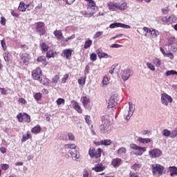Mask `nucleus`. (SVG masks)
<instances>
[{
	"label": "nucleus",
	"instance_id": "obj_1",
	"mask_svg": "<svg viewBox=\"0 0 177 177\" xmlns=\"http://www.w3.org/2000/svg\"><path fill=\"white\" fill-rule=\"evenodd\" d=\"M106 6L111 12H117V10H120V12H124L128 9V3L124 0H122L118 2L109 1Z\"/></svg>",
	"mask_w": 177,
	"mask_h": 177
},
{
	"label": "nucleus",
	"instance_id": "obj_2",
	"mask_svg": "<svg viewBox=\"0 0 177 177\" xmlns=\"http://www.w3.org/2000/svg\"><path fill=\"white\" fill-rule=\"evenodd\" d=\"M77 146L75 144H66L62 149V151H68L71 154L72 160L73 161H78L80 160V152L75 149Z\"/></svg>",
	"mask_w": 177,
	"mask_h": 177
},
{
	"label": "nucleus",
	"instance_id": "obj_3",
	"mask_svg": "<svg viewBox=\"0 0 177 177\" xmlns=\"http://www.w3.org/2000/svg\"><path fill=\"white\" fill-rule=\"evenodd\" d=\"M42 74V71L41 70V68L37 67L32 72V77L33 80H36L37 81H39L40 84H42L43 85H48L49 84V80L45 79L46 82H44L42 80H41V75Z\"/></svg>",
	"mask_w": 177,
	"mask_h": 177
},
{
	"label": "nucleus",
	"instance_id": "obj_4",
	"mask_svg": "<svg viewBox=\"0 0 177 177\" xmlns=\"http://www.w3.org/2000/svg\"><path fill=\"white\" fill-rule=\"evenodd\" d=\"M133 113H135V104L132 102H129V109L124 112V120L129 121V120H131V117L133 115Z\"/></svg>",
	"mask_w": 177,
	"mask_h": 177
},
{
	"label": "nucleus",
	"instance_id": "obj_5",
	"mask_svg": "<svg viewBox=\"0 0 177 177\" xmlns=\"http://www.w3.org/2000/svg\"><path fill=\"white\" fill-rule=\"evenodd\" d=\"M160 101L163 106H168L169 103H172V102H174V98L167 93H163L160 94Z\"/></svg>",
	"mask_w": 177,
	"mask_h": 177
},
{
	"label": "nucleus",
	"instance_id": "obj_6",
	"mask_svg": "<svg viewBox=\"0 0 177 177\" xmlns=\"http://www.w3.org/2000/svg\"><path fill=\"white\" fill-rule=\"evenodd\" d=\"M130 149L136 151V152L134 153L135 156H142L143 153L147 150V147L138 146L136 144H131Z\"/></svg>",
	"mask_w": 177,
	"mask_h": 177
},
{
	"label": "nucleus",
	"instance_id": "obj_7",
	"mask_svg": "<svg viewBox=\"0 0 177 177\" xmlns=\"http://www.w3.org/2000/svg\"><path fill=\"white\" fill-rule=\"evenodd\" d=\"M97 9V7L96 6V3L95 1L91 0L88 3H87V10L88 12H91L88 14V12H86L84 15L85 16H93L95 15V10Z\"/></svg>",
	"mask_w": 177,
	"mask_h": 177
},
{
	"label": "nucleus",
	"instance_id": "obj_8",
	"mask_svg": "<svg viewBox=\"0 0 177 177\" xmlns=\"http://www.w3.org/2000/svg\"><path fill=\"white\" fill-rule=\"evenodd\" d=\"M102 151L103 149L98 148L97 150L91 147L88 150V154L91 158H100L102 157Z\"/></svg>",
	"mask_w": 177,
	"mask_h": 177
},
{
	"label": "nucleus",
	"instance_id": "obj_9",
	"mask_svg": "<svg viewBox=\"0 0 177 177\" xmlns=\"http://www.w3.org/2000/svg\"><path fill=\"white\" fill-rule=\"evenodd\" d=\"M157 172L159 175H162L164 174V166L160 164L152 165V174L156 175Z\"/></svg>",
	"mask_w": 177,
	"mask_h": 177
},
{
	"label": "nucleus",
	"instance_id": "obj_10",
	"mask_svg": "<svg viewBox=\"0 0 177 177\" xmlns=\"http://www.w3.org/2000/svg\"><path fill=\"white\" fill-rule=\"evenodd\" d=\"M36 30L40 35H45L46 31L45 30V24L44 22H37L35 24Z\"/></svg>",
	"mask_w": 177,
	"mask_h": 177
},
{
	"label": "nucleus",
	"instance_id": "obj_11",
	"mask_svg": "<svg viewBox=\"0 0 177 177\" xmlns=\"http://www.w3.org/2000/svg\"><path fill=\"white\" fill-rule=\"evenodd\" d=\"M149 154L151 156V158H158L162 156V151L158 148H155L149 151Z\"/></svg>",
	"mask_w": 177,
	"mask_h": 177
},
{
	"label": "nucleus",
	"instance_id": "obj_12",
	"mask_svg": "<svg viewBox=\"0 0 177 177\" xmlns=\"http://www.w3.org/2000/svg\"><path fill=\"white\" fill-rule=\"evenodd\" d=\"M109 27L111 28H118V27H120V28H126V29H129L131 28V26L127 25L122 23H113L111 24Z\"/></svg>",
	"mask_w": 177,
	"mask_h": 177
},
{
	"label": "nucleus",
	"instance_id": "obj_13",
	"mask_svg": "<svg viewBox=\"0 0 177 177\" xmlns=\"http://www.w3.org/2000/svg\"><path fill=\"white\" fill-rule=\"evenodd\" d=\"M133 73L131 72V70L126 69L123 71L122 74V79L123 81H128L131 77H132Z\"/></svg>",
	"mask_w": 177,
	"mask_h": 177
},
{
	"label": "nucleus",
	"instance_id": "obj_14",
	"mask_svg": "<svg viewBox=\"0 0 177 177\" xmlns=\"http://www.w3.org/2000/svg\"><path fill=\"white\" fill-rule=\"evenodd\" d=\"M115 104H117V96L115 95L111 96L109 98V102L107 106V109H112L113 110H114V106H115Z\"/></svg>",
	"mask_w": 177,
	"mask_h": 177
},
{
	"label": "nucleus",
	"instance_id": "obj_15",
	"mask_svg": "<svg viewBox=\"0 0 177 177\" xmlns=\"http://www.w3.org/2000/svg\"><path fill=\"white\" fill-rule=\"evenodd\" d=\"M96 53L99 57V59H109L111 58V55L100 50H97Z\"/></svg>",
	"mask_w": 177,
	"mask_h": 177
},
{
	"label": "nucleus",
	"instance_id": "obj_16",
	"mask_svg": "<svg viewBox=\"0 0 177 177\" xmlns=\"http://www.w3.org/2000/svg\"><path fill=\"white\" fill-rule=\"evenodd\" d=\"M122 164V160L120 158H116L112 160L111 161V165L113 167V168H118L120 165Z\"/></svg>",
	"mask_w": 177,
	"mask_h": 177
},
{
	"label": "nucleus",
	"instance_id": "obj_17",
	"mask_svg": "<svg viewBox=\"0 0 177 177\" xmlns=\"http://www.w3.org/2000/svg\"><path fill=\"white\" fill-rule=\"evenodd\" d=\"M73 52L74 50L67 48L63 50L62 55L64 57H66V59H70V57L73 55Z\"/></svg>",
	"mask_w": 177,
	"mask_h": 177
},
{
	"label": "nucleus",
	"instance_id": "obj_18",
	"mask_svg": "<svg viewBox=\"0 0 177 177\" xmlns=\"http://www.w3.org/2000/svg\"><path fill=\"white\" fill-rule=\"evenodd\" d=\"M100 131L101 133H109V132H110V127L106 126V124H102L100 126Z\"/></svg>",
	"mask_w": 177,
	"mask_h": 177
},
{
	"label": "nucleus",
	"instance_id": "obj_19",
	"mask_svg": "<svg viewBox=\"0 0 177 177\" xmlns=\"http://www.w3.org/2000/svg\"><path fill=\"white\" fill-rule=\"evenodd\" d=\"M102 124L104 125H106L107 127H110V116L109 115H104L102 117Z\"/></svg>",
	"mask_w": 177,
	"mask_h": 177
},
{
	"label": "nucleus",
	"instance_id": "obj_20",
	"mask_svg": "<svg viewBox=\"0 0 177 177\" xmlns=\"http://www.w3.org/2000/svg\"><path fill=\"white\" fill-rule=\"evenodd\" d=\"M151 138H143L142 137H139L138 138V142L139 143H142V145H147V143L151 142Z\"/></svg>",
	"mask_w": 177,
	"mask_h": 177
},
{
	"label": "nucleus",
	"instance_id": "obj_21",
	"mask_svg": "<svg viewBox=\"0 0 177 177\" xmlns=\"http://www.w3.org/2000/svg\"><path fill=\"white\" fill-rule=\"evenodd\" d=\"M72 105L73 109H75V110H77V113H82V109H81V106H80V104H78V102L77 101H73Z\"/></svg>",
	"mask_w": 177,
	"mask_h": 177
},
{
	"label": "nucleus",
	"instance_id": "obj_22",
	"mask_svg": "<svg viewBox=\"0 0 177 177\" xmlns=\"http://www.w3.org/2000/svg\"><path fill=\"white\" fill-rule=\"evenodd\" d=\"M169 171L170 172V176L174 177L175 175H177V167L175 166L169 167Z\"/></svg>",
	"mask_w": 177,
	"mask_h": 177
},
{
	"label": "nucleus",
	"instance_id": "obj_23",
	"mask_svg": "<svg viewBox=\"0 0 177 177\" xmlns=\"http://www.w3.org/2000/svg\"><path fill=\"white\" fill-rule=\"evenodd\" d=\"M57 56V53L53 50H50L46 53V57L50 59V57H56Z\"/></svg>",
	"mask_w": 177,
	"mask_h": 177
},
{
	"label": "nucleus",
	"instance_id": "obj_24",
	"mask_svg": "<svg viewBox=\"0 0 177 177\" xmlns=\"http://www.w3.org/2000/svg\"><path fill=\"white\" fill-rule=\"evenodd\" d=\"M150 34H151V38H157V37H158V35H160V32H158V30L151 28Z\"/></svg>",
	"mask_w": 177,
	"mask_h": 177
},
{
	"label": "nucleus",
	"instance_id": "obj_25",
	"mask_svg": "<svg viewBox=\"0 0 177 177\" xmlns=\"http://www.w3.org/2000/svg\"><path fill=\"white\" fill-rule=\"evenodd\" d=\"M55 37H56L57 39H63L64 37L63 36V33L60 30H55L53 32Z\"/></svg>",
	"mask_w": 177,
	"mask_h": 177
},
{
	"label": "nucleus",
	"instance_id": "obj_26",
	"mask_svg": "<svg viewBox=\"0 0 177 177\" xmlns=\"http://www.w3.org/2000/svg\"><path fill=\"white\" fill-rule=\"evenodd\" d=\"M176 22V17L174 15H170L167 17V24H172Z\"/></svg>",
	"mask_w": 177,
	"mask_h": 177
},
{
	"label": "nucleus",
	"instance_id": "obj_27",
	"mask_svg": "<svg viewBox=\"0 0 177 177\" xmlns=\"http://www.w3.org/2000/svg\"><path fill=\"white\" fill-rule=\"evenodd\" d=\"M21 59L23 61V63H28V60H30V55L27 53H23L21 55Z\"/></svg>",
	"mask_w": 177,
	"mask_h": 177
},
{
	"label": "nucleus",
	"instance_id": "obj_28",
	"mask_svg": "<svg viewBox=\"0 0 177 177\" xmlns=\"http://www.w3.org/2000/svg\"><path fill=\"white\" fill-rule=\"evenodd\" d=\"M40 48L42 52H48V50H49V46H48L46 43H41L40 44Z\"/></svg>",
	"mask_w": 177,
	"mask_h": 177
},
{
	"label": "nucleus",
	"instance_id": "obj_29",
	"mask_svg": "<svg viewBox=\"0 0 177 177\" xmlns=\"http://www.w3.org/2000/svg\"><path fill=\"white\" fill-rule=\"evenodd\" d=\"M104 169L105 167L102 165L96 166L92 169V170L95 172H102V171H104Z\"/></svg>",
	"mask_w": 177,
	"mask_h": 177
},
{
	"label": "nucleus",
	"instance_id": "obj_30",
	"mask_svg": "<svg viewBox=\"0 0 177 177\" xmlns=\"http://www.w3.org/2000/svg\"><path fill=\"white\" fill-rule=\"evenodd\" d=\"M92 40L91 39H88L84 42V49H88V48H91V46H92Z\"/></svg>",
	"mask_w": 177,
	"mask_h": 177
},
{
	"label": "nucleus",
	"instance_id": "obj_31",
	"mask_svg": "<svg viewBox=\"0 0 177 177\" xmlns=\"http://www.w3.org/2000/svg\"><path fill=\"white\" fill-rule=\"evenodd\" d=\"M142 168V165L136 163L131 166V169L135 171H138Z\"/></svg>",
	"mask_w": 177,
	"mask_h": 177
},
{
	"label": "nucleus",
	"instance_id": "obj_32",
	"mask_svg": "<svg viewBox=\"0 0 177 177\" xmlns=\"http://www.w3.org/2000/svg\"><path fill=\"white\" fill-rule=\"evenodd\" d=\"M113 142L111 140H101V145L102 146H110Z\"/></svg>",
	"mask_w": 177,
	"mask_h": 177
},
{
	"label": "nucleus",
	"instance_id": "obj_33",
	"mask_svg": "<svg viewBox=\"0 0 177 177\" xmlns=\"http://www.w3.org/2000/svg\"><path fill=\"white\" fill-rule=\"evenodd\" d=\"M31 132L32 133H39L41 132V127L39 125L35 126L32 129Z\"/></svg>",
	"mask_w": 177,
	"mask_h": 177
},
{
	"label": "nucleus",
	"instance_id": "obj_34",
	"mask_svg": "<svg viewBox=\"0 0 177 177\" xmlns=\"http://www.w3.org/2000/svg\"><path fill=\"white\" fill-rule=\"evenodd\" d=\"M162 135H163V136H165V138H169V136H171V131L165 129L162 131Z\"/></svg>",
	"mask_w": 177,
	"mask_h": 177
},
{
	"label": "nucleus",
	"instance_id": "obj_35",
	"mask_svg": "<svg viewBox=\"0 0 177 177\" xmlns=\"http://www.w3.org/2000/svg\"><path fill=\"white\" fill-rule=\"evenodd\" d=\"M18 9L20 10V12H26V3H24L23 1H21L19 3Z\"/></svg>",
	"mask_w": 177,
	"mask_h": 177
},
{
	"label": "nucleus",
	"instance_id": "obj_36",
	"mask_svg": "<svg viewBox=\"0 0 177 177\" xmlns=\"http://www.w3.org/2000/svg\"><path fill=\"white\" fill-rule=\"evenodd\" d=\"M23 121H24V122H31V118L28 114L24 113Z\"/></svg>",
	"mask_w": 177,
	"mask_h": 177
},
{
	"label": "nucleus",
	"instance_id": "obj_37",
	"mask_svg": "<svg viewBox=\"0 0 177 177\" xmlns=\"http://www.w3.org/2000/svg\"><path fill=\"white\" fill-rule=\"evenodd\" d=\"M118 154H119V156H122V154H125L127 153V148L125 147H120L118 151H117Z\"/></svg>",
	"mask_w": 177,
	"mask_h": 177
},
{
	"label": "nucleus",
	"instance_id": "obj_38",
	"mask_svg": "<svg viewBox=\"0 0 177 177\" xmlns=\"http://www.w3.org/2000/svg\"><path fill=\"white\" fill-rule=\"evenodd\" d=\"M37 62L39 63H42V64H44V66H46V58H45V57H39L37 58Z\"/></svg>",
	"mask_w": 177,
	"mask_h": 177
},
{
	"label": "nucleus",
	"instance_id": "obj_39",
	"mask_svg": "<svg viewBox=\"0 0 177 177\" xmlns=\"http://www.w3.org/2000/svg\"><path fill=\"white\" fill-rule=\"evenodd\" d=\"M59 80H60V77L56 75L52 78L51 82L52 84H55V85H56V84L59 82Z\"/></svg>",
	"mask_w": 177,
	"mask_h": 177
},
{
	"label": "nucleus",
	"instance_id": "obj_40",
	"mask_svg": "<svg viewBox=\"0 0 177 177\" xmlns=\"http://www.w3.org/2000/svg\"><path fill=\"white\" fill-rule=\"evenodd\" d=\"M153 63L156 67H160V66H161V60L157 57L153 59Z\"/></svg>",
	"mask_w": 177,
	"mask_h": 177
},
{
	"label": "nucleus",
	"instance_id": "obj_41",
	"mask_svg": "<svg viewBox=\"0 0 177 177\" xmlns=\"http://www.w3.org/2000/svg\"><path fill=\"white\" fill-rule=\"evenodd\" d=\"M166 77H169V75H177V71H168L165 73Z\"/></svg>",
	"mask_w": 177,
	"mask_h": 177
},
{
	"label": "nucleus",
	"instance_id": "obj_42",
	"mask_svg": "<svg viewBox=\"0 0 177 177\" xmlns=\"http://www.w3.org/2000/svg\"><path fill=\"white\" fill-rule=\"evenodd\" d=\"M31 138V135L30 133L24 134L21 138L22 143L26 142V140H28Z\"/></svg>",
	"mask_w": 177,
	"mask_h": 177
},
{
	"label": "nucleus",
	"instance_id": "obj_43",
	"mask_svg": "<svg viewBox=\"0 0 177 177\" xmlns=\"http://www.w3.org/2000/svg\"><path fill=\"white\" fill-rule=\"evenodd\" d=\"M86 81V77H81L78 79L77 82L79 85H85V82Z\"/></svg>",
	"mask_w": 177,
	"mask_h": 177
},
{
	"label": "nucleus",
	"instance_id": "obj_44",
	"mask_svg": "<svg viewBox=\"0 0 177 177\" xmlns=\"http://www.w3.org/2000/svg\"><path fill=\"white\" fill-rule=\"evenodd\" d=\"M35 100L39 102L42 99V94L41 93H36L34 95Z\"/></svg>",
	"mask_w": 177,
	"mask_h": 177
},
{
	"label": "nucleus",
	"instance_id": "obj_45",
	"mask_svg": "<svg viewBox=\"0 0 177 177\" xmlns=\"http://www.w3.org/2000/svg\"><path fill=\"white\" fill-rule=\"evenodd\" d=\"M82 103H83V106L84 107H86V106H88V104L89 103V100L87 97H83V101H82Z\"/></svg>",
	"mask_w": 177,
	"mask_h": 177
},
{
	"label": "nucleus",
	"instance_id": "obj_46",
	"mask_svg": "<svg viewBox=\"0 0 177 177\" xmlns=\"http://www.w3.org/2000/svg\"><path fill=\"white\" fill-rule=\"evenodd\" d=\"M65 102L66 101L64 100V99L58 98L56 101V103H57V106H60V104H64Z\"/></svg>",
	"mask_w": 177,
	"mask_h": 177
},
{
	"label": "nucleus",
	"instance_id": "obj_47",
	"mask_svg": "<svg viewBox=\"0 0 177 177\" xmlns=\"http://www.w3.org/2000/svg\"><path fill=\"white\" fill-rule=\"evenodd\" d=\"M147 66L148 68H149V70H151V71H154L156 70V67L154 66V65H153V64L150 62H147Z\"/></svg>",
	"mask_w": 177,
	"mask_h": 177
},
{
	"label": "nucleus",
	"instance_id": "obj_48",
	"mask_svg": "<svg viewBox=\"0 0 177 177\" xmlns=\"http://www.w3.org/2000/svg\"><path fill=\"white\" fill-rule=\"evenodd\" d=\"M102 35H103V31H98L93 35V38L94 39H96L97 38H99V37H102Z\"/></svg>",
	"mask_w": 177,
	"mask_h": 177
},
{
	"label": "nucleus",
	"instance_id": "obj_49",
	"mask_svg": "<svg viewBox=\"0 0 177 177\" xmlns=\"http://www.w3.org/2000/svg\"><path fill=\"white\" fill-rule=\"evenodd\" d=\"M162 13L163 15H168L169 13V6H168L166 8H162Z\"/></svg>",
	"mask_w": 177,
	"mask_h": 177
},
{
	"label": "nucleus",
	"instance_id": "obj_50",
	"mask_svg": "<svg viewBox=\"0 0 177 177\" xmlns=\"http://www.w3.org/2000/svg\"><path fill=\"white\" fill-rule=\"evenodd\" d=\"M23 118H24V113H19L17 115V118L19 122H23Z\"/></svg>",
	"mask_w": 177,
	"mask_h": 177
},
{
	"label": "nucleus",
	"instance_id": "obj_51",
	"mask_svg": "<svg viewBox=\"0 0 177 177\" xmlns=\"http://www.w3.org/2000/svg\"><path fill=\"white\" fill-rule=\"evenodd\" d=\"M1 46L3 48V50H6L7 46H6V41H5V39L1 40Z\"/></svg>",
	"mask_w": 177,
	"mask_h": 177
},
{
	"label": "nucleus",
	"instance_id": "obj_52",
	"mask_svg": "<svg viewBox=\"0 0 177 177\" xmlns=\"http://www.w3.org/2000/svg\"><path fill=\"white\" fill-rule=\"evenodd\" d=\"M1 168L3 169V171H7V169H9V165L8 164H1Z\"/></svg>",
	"mask_w": 177,
	"mask_h": 177
},
{
	"label": "nucleus",
	"instance_id": "obj_53",
	"mask_svg": "<svg viewBox=\"0 0 177 177\" xmlns=\"http://www.w3.org/2000/svg\"><path fill=\"white\" fill-rule=\"evenodd\" d=\"M165 57H169V59H174V56L172 53H166L164 55Z\"/></svg>",
	"mask_w": 177,
	"mask_h": 177
},
{
	"label": "nucleus",
	"instance_id": "obj_54",
	"mask_svg": "<svg viewBox=\"0 0 177 177\" xmlns=\"http://www.w3.org/2000/svg\"><path fill=\"white\" fill-rule=\"evenodd\" d=\"M68 80V74H66L62 79V84H66V82Z\"/></svg>",
	"mask_w": 177,
	"mask_h": 177
},
{
	"label": "nucleus",
	"instance_id": "obj_55",
	"mask_svg": "<svg viewBox=\"0 0 177 177\" xmlns=\"http://www.w3.org/2000/svg\"><path fill=\"white\" fill-rule=\"evenodd\" d=\"M90 59L92 62H95V60L97 59V55L95 53H92L90 56Z\"/></svg>",
	"mask_w": 177,
	"mask_h": 177
},
{
	"label": "nucleus",
	"instance_id": "obj_56",
	"mask_svg": "<svg viewBox=\"0 0 177 177\" xmlns=\"http://www.w3.org/2000/svg\"><path fill=\"white\" fill-rule=\"evenodd\" d=\"M18 102L21 103V104H27V101L23 97L19 98Z\"/></svg>",
	"mask_w": 177,
	"mask_h": 177
},
{
	"label": "nucleus",
	"instance_id": "obj_57",
	"mask_svg": "<svg viewBox=\"0 0 177 177\" xmlns=\"http://www.w3.org/2000/svg\"><path fill=\"white\" fill-rule=\"evenodd\" d=\"M68 138L69 140H75V137L74 136V134H73V133H68Z\"/></svg>",
	"mask_w": 177,
	"mask_h": 177
},
{
	"label": "nucleus",
	"instance_id": "obj_58",
	"mask_svg": "<svg viewBox=\"0 0 177 177\" xmlns=\"http://www.w3.org/2000/svg\"><path fill=\"white\" fill-rule=\"evenodd\" d=\"M110 48H122V45L121 44H113L109 46Z\"/></svg>",
	"mask_w": 177,
	"mask_h": 177
},
{
	"label": "nucleus",
	"instance_id": "obj_59",
	"mask_svg": "<svg viewBox=\"0 0 177 177\" xmlns=\"http://www.w3.org/2000/svg\"><path fill=\"white\" fill-rule=\"evenodd\" d=\"M74 38H75V35H72L71 36L68 37L64 41V42H68V41H71V39H74Z\"/></svg>",
	"mask_w": 177,
	"mask_h": 177
},
{
	"label": "nucleus",
	"instance_id": "obj_60",
	"mask_svg": "<svg viewBox=\"0 0 177 177\" xmlns=\"http://www.w3.org/2000/svg\"><path fill=\"white\" fill-rule=\"evenodd\" d=\"M9 53L8 52H6L4 54H3V57H4V60L5 62H9Z\"/></svg>",
	"mask_w": 177,
	"mask_h": 177
},
{
	"label": "nucleus",
	"instance_id": "obj_61",
	"mask_svg": "<svg viewBox=\"0 0 177 177\" xmlns=\"http://www.w3.org/2000/svg\"><path fill=\"white\" fill-rule=\"evenodd\" d=\"M102 84L103 85H107L109 84V77H104L102 80Z\"/></svg>",
	"mask_w": 177,
	"mask_h": 177
},
{
	"label": "nucleus",
	"instance_id": "obj_62",
	"mask_svg": "<svg viewBox=\"0 0 177 177\" xmlns=\"http://www.w3.org/2000/svg\"><path fill=\"white\" fill-rule=\"evenodd\" d=\"M64 2H66V5H73L74 2H75V0H63Z\"/></svg>",
	"mask_w": 177,
	"mask_h": 177
},
{
	"label": "nucleus",
	"instance_id": "obj_63",
	"mask_svg": "<svg viewBox=\"0 0 177 177\" xmlns=\"http://www.w3.org/2000/svg\"><path fill=\"white\" fill-rule=\"evenodd\" d=\"M85 121L88 125H90L91 124V116L90 115H86L85 116Z\"/></svg>",
	"mask_w": 177,
	"mask_h": 177
},
{
	"label": "nucleus",
	"instance_id": "obj_64",
	"mask_svg": "<svg viewBox=\"0 0 177 177\" xmlns=\"http://www.w3.org/2000/svg\"><path fill=\"white\" fill-rule=\"evenodd\" d=\"M115 67L117 65H113L109 69V74H113L114 73V70H115Z\"/></svg>",
	"mask_w": 177,
	"mask_h": 177
}]
</instances>
